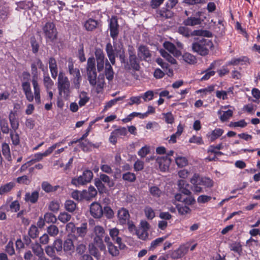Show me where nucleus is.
Here are the masks:
<instances>
[{
    "label": "nucleus",
    "instance_id": "49",
    "mask_svg": "<svg viewBox=\"0 0 260 260\" xmlns=\"http://www.w3.org/2000/svg\"><path fill=\"white\" fill-rule=\"evenodd\" d=\"M136 233L138 237L142 240H145L148 237V233L147 230L139 228V229L136 230Z\"/></svg>",
    "mask_w": 260,
    "mask_h": 260
},
{
    "label": "nucleus",
    "instance_id": "44",
    "mask_svg": "<svg viewBox=\"0 0 260 260\" xmlns=\"http://www.w3.org/2000/svg\"><path fill=\"white\" fill-rule=\"evenodd\" d=\"M87 249L86 244L83 242L78 241L76 244V251L77 253L79 255H83Z\"/></svg>",
    "mask_w": 260,
    "mask_h": 260
},
{
    "label": "nucleus",
    "instance_id": "32",
    "mask_svg": "<svg viewBox=\"0 0 260 260\" xmlns=\"http://www.w3.org/2000/svg\"><path fill=\"white\" fill-rule=\"evenodd\" d=\"M41 187L42 189L47 193L54 192L59 187V185L52 186L47 181H43L42 183Z\"/></svg>",
    "mask_w": 260,
    "mask_h": 260
},
{
    "label": "nucleus",
    "instance_id": "21",
    "mask_svg": "<svg viewBox=\"0 0 260 260\" xmlns=\"http://www.w3.org/2000/svg\"><path fill=\"white\" fill-rule=\"evenodd\" d=\"M178 186L179 190L182 193L186 196H190L191 192L190 190V185L186 183V181L181 179L178 181Z\"/></svg>",
    "mask_w": 260,
    "mask_h": 260
},
{
    "label": "nucleus",
    "instance_id": "56",
    "mask_svg": "<svg viewBox=\"0 0 260 260\" xmlns=\"http://www.w3.org/2000/svg\"><path fill=\"white\" fill-rule=\"evenodd\" d=\"M18 6L21 9H30L33 7L34 4L31 1H23L19 3Z\"/></svg>",
    "mask_w": 260,
    "mask_h": 260
},
{
    "label": "nucleus",
    "instance_id": "37",
    "mask_svg": "<svg viewBox=\"0 0 260 260\" xmlns=\"http://www.w3.org/2000/svg\"><path fill=\"white\" fill-rule=\"evenodd\" d=\"M182 58L185 62L190 64H194L197 62L196 56L188 52L184 53L182 55Z\"/></svg>",
    "mask_w": 260,
    "mask_h": 260
},
{
    "label": "nucleus",
    "instance_id": "19",
    "mask_svg": "<svg viewBox=\"0 0 260 260\" xmlns=\"http://www.w3.org/2000/svg\"><path fill=\"white\" fill-rule=\"evenodd\" d=\"M192 184L191 190L196 193H199L204 192L203 188L201 186L200 183L198 180V174H194L190 180Z\"/></svg>",
    "mask_w": 260,
    "mask_h": 260
},
{
    "label": "nucleus",
    "instance_id": "9",
    "mask_svg": "<svg viewBox=\"0 0 260 260\" xmlns=\"http://www.w3.org/2000/svg\"><path fill=\"white\" fill-rule=\"evenodd\" d=\"M94 232L95 235V237L94 238V244H96L101 250H105L106 247L103 240V238L105 235L104 229L101 226L96 225L94 228Z\"/></svg>",
    "mask_w": 260,
    "mask_h": 260
},
{
    "label": "nucleus",
    "instance_id": "61",
    "mask_svg": "<svg viewBox=\"0 0 260 260\" xmlns=\"http://www.w3.org/2000/svg\"><path fill=\"white\" fill-rule=\"evenodd\" d=\"M175 161L177 165L179 168L185 167L188 164L187 159L185 157L182 156L176 158Z\"/></svg>",
    "mask_w": 260,
    "mask_h": 260
},
{
    "label": "nucleus",
    "instance_id": "33",
    "mask_svg": "<svg viewBox=\"0 0 260 260\" xmlns=\"http://www.w3.org/2000/svg\"><path fill=\"white\" fill-rule=\"evenodd\" d=\"M98 24V21L89 18L85 22L84 26L87 31H92L97 27Z\"/></svg>",
    "mask_w": 260,
    "mask_h": 260
},
{
    "label": "nucleus",
    "instance_id": "23",
    "mask_svg": "<svg viewBox=\"0 0 260 260\" xmlns=\"http://www.w3.org/2000/svg\"><path fill=\"white\" fill-rule=\"evenodd\" d=\"M22 87L26 99L30 102L33 101L34 96L31 90L30 83L28 81L22 82Z\"/></svg>",
    "mask_w": 260,
    "mask_h": 260
},
{
    "label": "nucleus",
    "instance_id": "10",
    "mask_svg": "<svg viewBox=\"0 0 260 260\" xmlns=\"http://www.w3.org/2000/svg\"><path fill=\"white\" fill-rule=\"evenodd\" d=\"M119 25L118 23V20L116 16H113L109 22V30L110 36L113 40L117 39L119 34Z\"/></svg>",
    "mask_w": 260,
    "mask_h": 260
},
{
    "label": "nucleus",
    "instance_id": "13",
    "mask_svg": "<svg viewBox=\"0 0 260 260\" xmlns=\"http://www.w3.org/2000/svg\"><path fill=\"white\" fill-rule=\"evenodd\" d=\"M138 56L141 60L148 61L151 57V53L147 46L141 45L138 49Z\"/></svg>",
    "mask_w": 260,
    "mask_h": 260
},
{
    "label": "nucleus",
    "instance_id": "28",
    "mask_svg": "<svg viewBox=\"0 0 260 260\" xmlns=\"http://www.w3.org/2000/svg\"><path fill=\"white\" fill-rule=\"evenodd\" d=\"M30 248L34 254L38 257L44 254V249L42 245L38 242L32 243Z\"/></svg>",
    "mask_w": 260,
    "mask_h": 260
},
{
    "label": "nucleus",
    "instance_id": "12",
    "mask_svg": "<svg viewBox=\"0 0 260 260\" xmlns=\"http://www.w3.org/2000/svg\"><path fill=\"white\" fill-rule=\"evenodd\" d=\"M95 56L97 63V70L98 72H101L103 70L104 64L106 63L105 54L101 49H96L95 51Z\"/></svg>",
    "mask_w": 260,
    "mask_h": 260
},
{
    "label": "nucleus",
    "instance_id": "8",
    "mask_svg": "<svg viewBox=\"0 0 260 260\" xmlns=\"http://www.w3.org/2000/svg\"><path fill=\"white\" fill-rule=\"evenodd\" d=\"M45 251L48 256H54L60 254L62 252V241L60 239L55 240L52 245H48L45 247Z\"/></svg>",
    "mask_w": 260,
    "mask_h": 260
},
{
    "label": "nucleus",
    "instance_id": "59",
    "mask_svg": "<svg viewBox=\"0 0 260 260\" xmlns=\"http://www.w3.org/2000/svg\"><path fill=\"white\" fill-rule=\"evenodd\" d=\"M5 250L9 255L12 256L15 254L13 242L10 241L5 246Z\"/></svg>",
    "mask_w": 260,
    "mask_h": 260
},
{
    "label": "nucleus",
    "instance_id": "1",
    "mask_svg": "<svg viewBox=\"0 0 260 260\" xmlns=\"http://www.w3.org/2000/svg\"><path fill=\"white\" fill-rule=\"evenodd\" d=\"M105 50L107 56L113 65L115 63L116 53V56L119 57L121 63L124 64V68L125 70L128 71L133 70L135 71L140 70V62L137 56L128 57V60H126L125 52L122 46H118V48L115 47L114 49L111 43H108L106 44Z\"/></svg>",
    "mask_w": 260,
    "mask_h": 260
},
{
    "label": "nucleus",
    "instance_id": "53",
    "mask_svg": "<svg viewBox=\"0 0 260 260\" xmlns=\"http://www.w3.org/2000/svg\"><path fill=\"white\" fill-rule=\"evenodd\" d=\"M44 219L47 223H55L57 218L56 216L52 213L47 212L44 214Z\"/></svg>",
    "mask_w": 260,
    "mask_h": 260
},
{
    "label": "nucleus",
    "instance_id": "25",
    "mask_svg": "<svg viewBox=\"0 0 260 260\" xmlns=\"http://www.w3.org/2000/svg\"><path fill=\"white\" fill-rule=\"evenodd\" d=\"M39 197L38 191L35 190L31 193L26 192L25 194L24 200L26 202H30L31 204H35L37 202Z\"/></svg>",
    "mask_w": 260,
    "mask_h": 260
},
{
    "label": "nucleus",
    "instance_id": "45",
    "mask_svg": "<svg viewBox=\"0 0 260 260\" xmlns=\"http://www.w3.org/2000/svg\"><path fill=\"white\" fill-rule=\"evenodd\" d=\"M99 179L103 182L107 184V185L109 187H112L114 185V183L112 180H111L110 177L105 174H100Z\"/></svg>",
    "mask_w": 260,
    "mask_h": 260
},
{
    "label": "nucleus",
    "instance_id": "36",
    "mask_svg": "<svg viewBox=\"0 0 260 260\" xmlns=\"http://www.w3.org/2000/svg\"><path fill=\"white\" fill-rule=\"evenodd\" d=\"M0 127L3 134H8L10 129L9 127L8 121L6 118L0 116Z\"/></svg>",
    "mask_w": 260,
    "mask_h": 260
},
{
    "label": "nucleus",
    "instance_id": "42",
    "mask_svg": "<svg viewBox=\"0 0 260 260\" xmlns=\"http://www.w3.org/2000/svg\"><path fill=\"white\" fill-rule=\"evenodd\" d=\"M79 98L80 100L78 104L80 107L85 106L89 100V98L88 96L87 92L85 91H82L80 93Z\"/></svg>",
    "mask_w": 260,
    "mask_h": 260
},
{
    "label": "nucleus",
    "instance_id": "39",
    "mask_svg": "<svg viewBox=\"0 0 260 260\" xmlns=\"http://www.w3.org/2000/svg\"><path fill=\"white\" fill-rule=\"evenodd\" d=\"M68 69L70 75H75V74L80 72V70L78 68H74V61L72 58L70 57L68 59Z\"/></svg>",
    "mask_w": 260,
    "mask_h": 260
},
{
    "label": "nucleus",
    "instance_id": "17",
    "mask_svg": "<svg viewBox=\"0 0 260 260\" xmlns=\"http://www.w3.org/2000/svg\"><path fill=\"white\" fill-rule=\"evenodd\" d=\"M171 159L168 156L158 157L156 162L161 171H166L169 168L171 163Z\"/></svg>",
    "mask_w": 260,
    "mask_h": 260
},
{
    "label": "nucleus",
    "instance_id": "5",
    "mask_svg": "<svg viewBox=\"0 0 260 260\" xmlns=\"http://www.w3.org/2000/svg\"><path fill=\"white\" fill-rule=\"evenodd\" d=\"M42 29L47 42H54L57 39L58 32L53 22H46Z\"/></svg>",
    "mask_w": 260,
    "mask_h": 260
},
{
    "label": "nucleus",
    "instance_id": "51",
    "mask_svg": "<svg viewBox=\"0 0 260 260\" xmlns=\"http://www.w3.org/2000/svg\"><path fill=\"white\" fill-rule=\"evenodd\" d=\"M71 215L66 212H60L58 216V219L61 222L65 223L70 220Z\"/></svg>",
    "mask_w": 260,
    "mask_h": 260
},
{
    "label": "nucleus",
    "instance_id": "29",
    "mask_svg": "<svg viewBox=\"0 0 260 260\" xmlns=\"http://www.w3.org/2000/svg\"><path fill=\"white\" fill-rule=\"evenodd\" d=\"M193 36L210 38L212 37V33L209 30L203 29H196L191 32V37Z\"/></svg>",
    "mask_w": 260,
    "mask_h": 260
},
{
    "label": "nucleus",
    "instance_id": "38",
    "mask_svg": "<svg viewBox=\"0 0 260 260\" xmlns=\"http://www.w3.org/2000/svg\"><path fill=\"white\" fill-rule=\"evenodd\" d=\"M43 84L47 91L52 89L54 82L48 74L44 73L43 76Z\"/></svg>",
    "mask_w": 260,
    "mask_h": 260
},
{
    "label": "nucleus",
    "instance_id": "11",
    "mask_svg": "<svg viewBox=\"0 0 260 260\" xmlns=\"http://www.w3.org/2000/svg\"><path fill=\"white\" fill-rule=\"evenodd\" d=\"M126 128L124 127H120L111 132L109 137V142L113 145H115L117 141V138L127 135Z\"/></svg>",
    "mask_w": 260,
    "mask_h": 260
},
{
    "label": "nucleus",
    "instance_id": "41",
    "mask_svg": "<svg viewBox=\"0 0 260 260\" xmlns=\"http://www.w3.org/2000/svg\"><path fill=\"white\" fill-rule=\"evenodd\" d=\"M64 208L67 211L73 213L77 208L76 204L72 200H67L64 203Z\"/></svg>",
    "mask_w": 260,
    "mask_h": 260
},
{
    "label": "nucleus",
    "instance_id": "15",
    "mask_svg": "<svg viewBox=\"0 0 260 260\" xmlns=\"http://www.w3.org/2000/svg\"><path fill=\"white\" fill-rule=\"evenodd\" d=\"M119 234V230L116 228H112L109 231V235L112 240L115 241V242L118 245L119 249H124L126 246L124 244L122 243L121 238L118 237Z\"/></svg>",
    "mask_w": 260,
    "mask_h": 260
},
{
    "label": "nucleus",
    "instance_id": "46",
    "mask_svg": "<svg viewBox=\"0 0 260 260\" xmlns=\"http://www.w3.org/2000/svg\"><path fill=\"white\" fill-rule=\"evenodd\" d=\"M176 208L178 213L182 215H186L191 212V209L187 206H183L181 204L176 205Z\"/></svg>",
    "mask_w": 260,
    "mask_h": 260
},
{
    "label": "nucleus",
    "instance_id": "60",
    "mask_svg": "<svg viewBox=\"0 0 260 260\" xmlns=\"http://www.w3.org/2000/svg\"><path fill=\"white\" fill-rule=\"evenodd\" d=\"M75 230H76L77 234L79 236L84 237L87 232V224L82 223L81 227L76 228Z\"/></svg>",
    "mask_w": 260,
    "mask_h": 260
},
{
    "label": "nucleus",
    "instance_id": "55",
    "mask_svg": "<svg viewBox=\"0 0 260 260\" xmlns=\"http://www.w3.org/2000/svg\"><path fill=\"white\" fill-rule=\"evenodd\" d=\"M39 230L35 225H31L28 231V235L32 239L36 238L39 235Z\"/></svg>",
    "mask_w": 260,
    "mask_h": 260
},
{
    "label": "nucleus",
    "instance_id": "30",
    "mask_svg": "<svg viewBox=\"0 0 260 260\" xmlns=\"http://www.w3.org/2000/svg\"><path fill=\"white\" fill-rule=\"evenodd\" d=\"M105 74L106 78L109 81H111L113 80L114 76V72L112 66L109 62L107 59H106Z\"/></svg>",
    "mask_w": 260,
    "mask_h": 260
},
{
    "label": "nucleus",
    "instance_id": "48",
    "mask_svg": "<svg viewBox=\"0 0 260 260\" xmlns=\"http://www.w3.org/2000/svg\"><path fill=\"white\" fill-rule=\"evenodd\" d=\"M218 114L220 115V120L222 121H225L232 116L233 112L232 110L229 109L226 111L223 112L222 114H221V112L219 111L218 112Z\"/></svg>",
    "mask_w": 260,
    "mask_h": 260
},
{
    "label": "nucleus",
    "instance_id": "43",
    "mask_svg": "<svg viewBox=\"0 0 260 260\" xmlns=\"http://www.w3.org/2000/svg\"><path fill=\"white\" fill-rule=\"evenodd\" d=\"M159 52L161 55L171 64H174L177 63L176 59L173 57H172L169 53H168L165 50L160 49Z\"/></svg>",
    "mask_w": 260,
    "mask_h": 260
},
{
    "label": "nucleus",
    "instance_id": "14",
    "mask_svg": "<svg viewBox=\"0 0 260 260\" xmlns=\"http://www.w3.org/2000/svg\"><path fill=\"white\" fill-rule=\"evenodd\" d=\"M156 17L161 20L171 18L174 16L173 12L168 8L163 7L156 12Z\"/></svg>",
    "mask_w": 260,
    "mask_h": 260
},
{
    "label": "nucleus",
    "instance_id": "6",
    "mask_svg": "<svg viewBox=\"0 0 260 260\" xmlns=\"http://www.w3.org/2000/svg\"><path fill=\"white\" fill-rule=\"evenodd\" d=\"M31 72L33 76L32 84L34 90L35 100L38 104H39L41 102V97L40 87L37 81L38 72L37 66L34 61L31 64Z\"/></svg>",
    "mask_w": 260,
    "mask_h": 260
},
{
    "label": "nucleus",
    "instance_id": "16",
    "mask_svg": "<svg viewBox=\"0 0 260 260\" xmlns=\"http://www.w3.org/2000/svg\"><path fill=\"white\" fill-rule=\"evenodd\" d=\"M90 213L94 218H100L103 215V210L100 204L94 202L90 205Z\"/></svg>",
    "mask_w": 260,
    "mask_h": 260
},
{
    "label": "nucleus",
    "instance_id": "20",
    "mask_svg": "<svg viewBox=\"0 0 260 260\" xmlns=\"http://www.w3.org/2000/svg\"><path fill=\"white\" fill-rule=\"evenodd\" d=\"M62 249L66 253L72 255L75 251L73 240L71 238L66 239L62 243Z\"/></svg>",
    "mask_w": 260,
    "mask_h": 260
},
{
    "label": "nucleus",
    "instance_id": "40",
    "mask_svg": "<svg viewBox=\"0 0 260 260\" xmlns=\"http://www.w3.org/2000/svg\"><path fill=\"white\" fill-rule=\"evenodd\" d=\"M72 76H73L72 81L74 88L76 89H79L82 80V77L80 72H78L75 75H72Z\"/></svg>",
    "mask_w": 260,
    "mask_h": 260
},
{
    "label": "nucleus",
    "instance_id": "3",
    "mask_svg": "<svg viewBox=\"0 0 260 260\" xmlns=\"http://www.w3.org/2000/svg\"><path fill=\"white\" fill-rule=\"evenodd\" d=\"M57 88L61 97L67 100L72 93L71 85L68 78L62 72H59L57 80Z\"/></svg>",
    "mask_w": 260,
    "mask_h": 260
},
{
    "label": "nucleus",
    "instance_id": "35",
    "mask_svg": "<svg viewBox=\"0 0 260 260\" xmlns=\"http://www.w3.org/2000/svg\"><path fill=\"white\" fill-rule=\"evenodd\" d=\"M15 186V183L10 182L0 187V195H3L10 192Z\"/></svg>",
    "mask_w": 260,
    "mask_h": 260
},
{
    "label": "nucleus",
    "instance_id": "62",
    "mask_svg": "<svg viewBox=\"0 0 260 260\" xmlns=\"http://www.w3.org/2000/svg\"><path fill=\"white\" fill-rule=\"evenodd\" d=\"M10 137L11 138V140L13 144L15 146H17L20 143V139L19 135L16 132H14V131H11L10 132Z\"/></svg>",
    "mask_w": 260,
    "mask_h": 260
},
{
    "label": "nucleus",
    "instance_id": "34",
    "mask_svg": "<svg viewBox=\"0 0 260 260\" xmlns=\"http://www.w3.org/2000/svg\"><path fill=\"white\" fill-rule=\"evenodd\" d=\"M198 180L200 185L204 186L207 188H211L213 185V181L209 178L207 177H200L199 175L198 174Z\"/></svg>",
    "mask_w": 260,
    "mask_h": 260
},
{
    "label": "nucleus",
    "instance_id": "58",
    "mask_svg": "<svg viewBox=\"0 0 260 260\" xmlns=\"http://www.w3.org/2000/svg\"><path fill=\"white\" fill-rule=\"evenodd\" d=\"M144 211L147 219L152 220L155 217V212L152 208L147 206Z\"/></svg>",
    "mask_w": 260,
    "mask_h": 260
},
{
    "label": "nucleus",
    "instance_id": "63",
    "mask_svg": "<svg viewBox=\"0 0 260 260\" xmlns=\"http://www.w3.org/2000/svg\"><path fill=\"white\" fill-rule=\"evenodd\" d=\"M103 210V214L108 219H112L114 217V212L110 207L106 206Z\"/></svg>",
    "mask_w": 260,
    "mask_h": 260
},
{
    "label": "nucleus",
    "instance_id": "7",
    "mask_svg": "<svg viewBox=\"0 0 260 260\" xmlns=\"http://www.w3.org/2000/svg\"><path fill=\"white\" fill-rule=\"evenodd\" d=\"M93 175V173L91 170H86L83 172L82 175L77 178H72L71 183L76 187L85 185L91 181Z\"/></svg>",
    "mask_w": 260,
    "mask_h": 260
},
{
    "label": "nucleus",
    "instance_id": "64",
    "mask_svg": "<svg viewBox=\"0 0 260 260\" xmlns=\"http://www.w3.org/2000/svg\"><path fill=\"white\" fill-rule=\"evenodd\" d=\"M80 147L84 151H88L91 148V142L85 140L84 142L80 143Z\"/></svg>",
    "mask_w": 260,
    "mask_h": 260
},
{
    "label": "nucleus",
    "instance_id": "24",
    "mask_svg": "<svg viewBox=\"0 0 260 260\" xmlns=\"http://www.w3.org/2000/svg\"><path fill=\"white\" fill-rule=\"evenodd\" d=\"M163 46L166 50L173 54L175 57L181 56V52L176 48L174 44L168 41H166L164 43Z\"/></svg>",
    "mask_w": 260,
    "mask_h": 260
},
{
    "label": "nucleus",
    "instance_id": "50",
    "mask_svg": "<svg viewBox=\"0 0 260 260\" xmlns=\"http://www.w3.org/2000/svg\"><path fill=\"white\" fill-rule=\"evenodd\" d=\"M122 179L129 182H134L136 180V176L133 173L127 172L122 174Z\"/></svg>",
    "mask_w": 260,
    "mask_h": 260
},
{
    "label": "nucleus",
    "instance_id": "2",
    "mask_svg": "<svg viewBox=\"0 0 260 260\" xmlns=\"http://www.w3.org/2000/svg\"><path fill=\"white\" fill-rule=\"evenodd\" d=\"M213 47L212 41L205 38H194V41L191 45L192 51L202 56L207 55L210 49L213 48Z\"/></svg>",
    "mask_w": 260,
    "mask_h": 260
},
{
    "label": "nucleus",
    "instance_id": "47",
    "mask_svg": "<svg viewBox=\"0 0 260 260\" xmlns=\"http://www.w3.org/2000/svg\"><path fill=\"white\" fill-rule=\"evenodd\" d=\"M192 31L189 28L186 26H180L178 29V33L186 38L191 36Z\"/></svg>",
    "mask_w": 260,
    "mask_h": 260
},
{
    "label": "nucleus",
    "instance_id": "52",
    "mask_svg": "<svg viewBox=\"0 0 260 260\" xmlns=\"http://www.w3.org/2000/svg\"><path fill=\"white\" fill-rule=\"evenodd\" d=\"M96 246H97L94 243L89 244L88 245V251L91 255H92L95 257H98L100 256V254Z\"/></svg>",
    "mask_w": 260,
    "mask_h": 260
},
{
    "label": "nucleus",
    "instance_id": "54",
    "mask_svg": "<svg viewBox=\"0 0 260 260\" xmlns=\"http://www.w3.org/2000/svg\"><path fill=\"white\" fill-rule=\"evenodd\" d=\"M230 249L237 253L239 255H241L242 253V247L240 243L235 242L232 244L230 246Z\"/></svg>",
    "mask_w": 260,
    "mask_h": 260
},
{
    "label": "nucleus",
    "instance_id": "18",
    "mask_svg": "<svg viewBox=\"0 0 260 260\" xmlns=\"http://www.w3.org/2000/svg\"><path fill=\"white\" fill-rule=\"evenodd\" d=\"M117 216L120 224L123 225L129 220V214L128 210L124 208H121L118 211Z\"/></svg>",
    "mask_w": 260,
    "mask_h": 260
},
{
    "label": "nucleus",
    "instance_id": "22",
    "mask_svg": "<svg viewBox=\"0 0 260 260\" xmlns=\"http://www.w3.org/2000/svg\"><path fill=\"white\" fill-rule=\"evenodd\" d=\"M187 251V248L184 245H182L177 249L172 251L170 254V256L173 259L180 258L184 256Z\"/></svg>",
    "mask_w": 260,
    "mask_h": 260
},
{
    "label": "nucleus",
    "instance_id": "26",
    "mask_svg": "<svg viewBox=\"0 0 260 260\" xmlns=\"http://www.w3.org/2000/svg\"><path fill=\"white\" fill-rule=\"evenodd\" d=\"M9 119L10 122L11 126L12 128V131L16 132V130L19 127V122L16 117L15 113L11 111L9 115Z\"/></svg>",
    "mask_w": 260,
    "mask_h": 260
},
{
    "label": "nucleus",
    "instance_id": "27",
    "mask_svg": "<svg viewBox=\"0 0 260 260\" xmlns=\"http://www.w3.org/2000/svg\"><path fill=\"white\" fill-rule=\"evenodd\" d=\"M224 131L222 129L217 128L212 131L211 133L207 134V137L211 142H214L216 139L220 137L223 133Z\"/></svg>",
    "mask_w": 260,
    "mask_h": 260
},
{
    "label": "nucleus",
    "instance_id": "31",
    "mask_svg": "<svg viewBox=\"0 0 260 260\" xmlns=\"http://www.w3.org/2000/svg\"><path fill=\"white\" fill-rule=\"evenodd\" d=\"M201 23V19L200 17H190L183 21V24L185 26H194Z\"/></svg>",
    "mask_w": 260,
    "mask_h": 260
},
{
    "label": "nucleus",
    "instance_id": "57",
    "mask_svg": "<svg viewBox=\"0 0 260 260\" xmlns=\"http://www.w3.org/2000/svg\"><path fill=\"white\" fill-rule=\"evenodd\" d=\"M47 231L48 234L52 236H56L59 233L58 228L55 225H51L47 228Z\"/></svg>",
    "mask_w": 260,
    "mask_h": 260
},
{
    "label": "nucleus",
    "instance_id": "4",
    "mask_svg": "<svg viewBox=\"0 0 260 260\" xmlns=\"http://www.w3.org/2000/svg\"><path fill=\"white\" fill-rule=\"evenodd\" d=\"M86 72L90 85L95 86L96 85L97 73L95 68V60L93 57H89L87 59Z\"/></svg>",
    "mask_w": 260,
    "mask_h": 260
}]
</instances>
